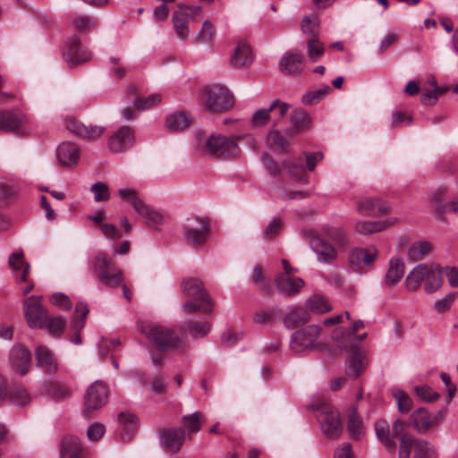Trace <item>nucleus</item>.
Here are the masks:
<instances>
[{"instance_id": "nucleus-42", "label": "nucleus", "mask_w": 458, "mask_h": 458, "mask_svg": "<svg viewBox=\"0 0 458 458\" xmlns=\"http://www.w3.org/2000/svg\"><path fill=\"white\" fill-rule=\"evenodd\" d=\"M364 327V323L362 320H356L352 323L351 330L346 331L344 328L340 327L337 328L334 334H333V339L337 343L338 346L340 348L345 349L347 346L343 344L341 341L345 340L350 342L352 340L353 335L356 334V332L360 329Z\"/></svg>"}, {"instance_id": "nucleus-39", "label": "nucleus", "mask_w": 458, "mask_h": 458, "mask_svg": "<svg viewBox=\"0 0 458 458\" xmlns=\"http://www.w3.org/2000/svg\"><path fill=\"white\" fill-rule=\"evenodd\" d=\"M347 430L353 439L359 440L365 435V427L361 418L358 415L356 408H353L349 414Z\"/></svg>"}, {"instance_id": "nucleus-57", "label": "nucleus", "mask_w": 458, "mask_h": 458, "mask_svg": "<svg viewBox=\"0 0 458 458\" xmlns=\"http://www.w3.org/2000/svg\"><path fill=\"white\" fill-rule=\"evenodd\" d=\"M10 400L13 404L22 408L30 402L31 398L26 389L15 387L10 394Z\"/></svg>"}, {"instance_id": "nucleus-2", "label": "nucleus", "mask_w": 458, "mask_h": 458, "mask_svg": "<svg viewBox=\"0 0 458 458\" xmlns=\"http://www.w3.org/2000/svg\"><path fill=\"white\" fill-rule=\"evenodd\" d=\"M140 332L161 351L184 350L185 342L171 328L155 323H142Z\"/></svg>"}, {"instance_id": "nucleus-16", "label": "nucleus", "mask_w": 458, "mask_h": 458, "mask_svg": "<svg viewBox=\"0 0 458 458\" xmlns=\"http://www.w3.org/2000/svg\"><path fill=\"white\" fill-rule=\"evenodd\" d=\"M377 255L378 250L375 245L354 248L349 253V265L353 271L361 273L377 259Z\"/></svg>"}, {"instance_id": "nucleus-31", "label": "nucleus", "mask_w": 458, "mask_h": 458, "mask_svg": "<svg viewBox=\"0 0 458 458\" xmlns=\"http://www.w3.org/2000/svg\"><path fill=\"white\" fill-rule=\"evenodd\" d=\"M133 208L136 213L146 220L148 226L157 227L162 222V216L148 206L142 199H134Z\"/></svg>"}, {"instance_id": "nucleus-38", "label": "nucleus", "mask_w": 458, "mask_h": 458, "mask_svg": "<svg viewBox=\"0 0 458 458\" xmlns=\"http://www.w3.org/2000/svg\"><path fill=\"white\" fill-rule=\"evenodd\" d=\"M81 451L80 440L76 437L69 436L63 439L61 458H79Z\"/></svg>"}, {"instance_id": "nucleus-20", "label": "nucleus", "mask_w": 458, "mask_h": 458, "mask_svg": "<svg viewBox=\"0 0 458 458\" xmlns=\"http://www.w3.org/2000/svg\"><path fill=\"white\" fill-rule=\"evenodd\" d=\"M13 369L21 376H24L31 366V352L21 344H14L10 352Z\"/></svg>"}, {"instance_id": "nucleus-41", "label": "nucleus", "mask_w": 458, "mask_h": 458, "mask_svg": "<svg viewBox=\"0 0 458 458\" xmlns=\"http://www.w3.org/2000/svg\"><path fill=\"white\" fill-rule=\"evenodd\" d=\"M443 284L441 269L437 265H431L427 275L424 288L427 293H432L437 292Z\"/></svg>"}, {"instance_id": "nucleus-45", "label": "nucleus", "mask_w": 458, "mask_h": 458, "mask_svg": "<svg viewBox=\"0 0 458 458\" xmlns=\"http://www.w3.org/2000/svg\"><path fill=\"white\" fill-rule=\"evenodd\" d=\"M404 273V263L399 259H391L386 274V282L394 284L401 280Z\"/></svg>"}, {"instance_id": "nucleus-15", "label": "nucleus", "mask_w": 458, "mask_h": 458, "mask_svg": "<svg viewBox=\"0 0 458 458\" xmlns=\"http://www.w3.org/2000/svg\"><path fill=\"white\" fill-rule=\"evenodd\" d=\"M135 143L134 130L127 125L118 128L108 139L107 148L115 154L123 153L132 148Z\"/></svg>"}, {"instance_id": "nucleus-35", "label": "nucleus", "mask_w": 458, "mask_h": 458, "mask_svg": "<svg viewBox=\"0 0 458 458\" xmlns=\"http://www.w3.org/2000/svg\"><path fill=\"white\" fill-rule=\"evenodd\" d=\"M266 142L270 149L282 152L290 151L289 140L284 137L281 131L276 129V127H273V129L268 131Z\"/></svg>"}, {"instance_id": "nucleus-51", "label": "nucleus", "mask_w": 458, "mask_h": 458, "mask_svg": "<svg viewBox=\"0 0 458 458\" xmlns=\"http://www.w3.org/2000/svg\"><path fill=\"white\" fill-rule=\"evenodd\" d=\"M184 330L195 337L206 335L210 330V325L207 321H189L184 325Z\"/></svg>"}, {"instance_id": "nucleus-33", "label": "nucleus", "mask_w": 458, "mask_h": 458, "mask_svg": "<svg viewBox=\"0 0 458 458\" xmlns=\"http://www.w3.org/2000/svg\"><path fill=\"white\" fill-rule=\"evenodd\" d=\"M430 267L431 265L423 263L417 265L406 277L407 289L412 292L418 290L421 283L425 282Z\"/></svg>"}, {"instance_id": "nucleus-13", "label": "nucleus", "mask_w": 458, "mask_h": 458, "mask_svg": "<svg viewBox=\"0 0 458 458\" xmlns=\"http://www.w3.org/2000/svg\"><path fill=\"white\" fill-rule=\"evenodd\" d=\"M24 316L30 328L42 329L48 317L39 296H30L23 303Z\"/></svg>"}, {"instance_id": "nucleus-24", "label": "nucleus", "mask_w": 458, "mask_h": 458, "mask_svg": "<svg viewBox=\"0 0 458 458\" xmlns=\"http://www.w3.org/2000/svg\"><path fill=\"white\" fill-rule=\"evenodd\" d=\"M253 58L250 46L246 41L240 40L233 50L230 64L234 68L247 67L252 64Z\"/></svg>"}, {"instance_id": "nucleus-17", "label": "nucleus", "mask_w": 458, "mask_h": 458, "mask_svg": "<svg viewBox=\"0 0 458 458\" xmlns=\"http://www.w3.org/2000/svg\"><path fill=\"white\" fill-rule=\"evenodd\" d=\"M323 235V228L318 235L312 236L310 241L312 250L317 254L318 260L322 263H328L337 258V250L335 247L328 242Z\"/></svg>"}, {"instance_id": "nucleus-29", "label": "nucleus", "mask_w": 458, "mask_h": 458, "mask_svg": "<svg viewBox=\"0 0 458 458\" xmlns=\"http://www.w3.org/2000/svg\"><path fill=\"white\" fill-rule=\"evenodd\" d=\"M291 127L284 131L287 137L293 138L310 123V117L302 109H293L290 114Z\"/></svg>"}, {"instance_id": "nucleus-37", "label": "nucleus", "mask_w": 458, "mask_h": 458, "mask_svg": "<svg viewBox=\"0 0 458 458\" xmlns=\"http://www.w3.org/2000/svg\"><path fill=\"white\" fill-rule=\"evenodd\" d=\"M291 106L280 99H275L268 106L272 126H278L289 114Z\"/></svg>"}, {"instance_id": "nucleus-64", "label": "nucleus", "mask_w": 458, "mask_h": 458, "mask_svg": "<svg viewBox=\"0 0 458 458\" xmlns=\"http://www.w3.org/2000/svg\"><path fill=\"white\" fill-rule=\"evenodd\" d=\"M415 392L422 400L427 402H434L438 399L439 394L427 385L418 386Z\"/></svg>"}, {"instance_id": "nucleus-9", "label": "nucleus", "mask_w": 458, "mask_h": 458, "mask_svg": "<svg viewBox=\"0 0 458 458\" xmlns=\"http://www.w3.org/2000/svg\"><path fill=\"white\" fill-rule=\"evenodd\" d=\"M317 419L323 434L330 439H337L343 432L340 415L331 404L322 403L317 408Z\"/></svg>"}, {"instance_id": "nucleus-43", "label": "nucleus", "mask_w": 458, "mask_h": 458, "mask_svg": "<svg viewBox=\"0 0 458 458\" xmlns=\"http://www.w3.org/2000/svg\"><path fill=\"white\" fill-rule=\"evenodd\" d=\"M364 369L361 353L354 350L346 360V373L349 377L356 378Z\"/></svg>"}, {"instance_id": "nucleus-50", "label": "nucleus", "mask_w": 458, "mask_h": 458, "mask_svg": "<svg viewBox=\"0 0 458 458\" xmlns=\"http://www.w3.org/2000/svg\"><path fill=\"white\" fill-rule=\"evenodd\" d=\"M216 35V28L209 21H205L202 23L201 29L199 33L194 37L196 43H209L213 41Z\"/></svg>"}, {"instance_id": "nucleus-48", "label": "nucleus", "mask_w": 458, "mask_h": 458, "mask_svg": "<svg viewBox=\"0 0 458 458\" xmlns=\"http://www.w3.org/2000/svg\"><path fill=\"white\" fill-rule=\"evenodd\" d=\"M432 249V244L427 241L416 242L411 245L408 256L412 260H418L427 255Z\"/></svg>"}, {"instance_id": "nucleus-28", "label": "nucleus", "mask_w": 458, "mask_h": 458, "mask_svg": "<svg viewBox=\"0 0 458 458\" xmlns=\"http://www.w3.org/2000/svg\"><path fill=\"white\" fill-rule=\"evenodd\" d=\"M37 365L49 373L58 370V362L53 352L46 345H38L35 350Z\"/></svg>"}, {"instance_id": "nucleus-26", "label": "nucleus", "mask_w": 458, "mask_h": 458, "mask_svg": "<svg viewBox=\"0 0 458 458\" xmlns=\"http://www.w3.org/2000/svg\"><path fill=\"white\" fill-rule=\"evenodd\" d=\"M303 56L296 51H288L284 53L279 62V69L286 74L297 76L301 72Z\"/></svg>"}, {"instance_id": "nucleus-44", "label": "nucleus", "mask_w": 458, "mask_h": 458, "mask_svg": "<svg viewBox=\"0 0 458 458\" xmlns=\"http://www.w3.org/2000/svg\"><path fill=\"white\" fill-rule=\"evenodd\" d=\"M43 392L55 400H64L71 394L69 386L64 384L49 382L44 386Z\"/></svg>"}, {"instance_id": "nucleus-7", "label": "nucleus", "mask_w": 458, "mask_h": 458, "mask_svg": "<svg viewBox=\"0 0 458 458\" xmlns=\"http://www.w3.org/2000/svg\"><path fill=\"white\" fill-rule=\"evenodd\" d=\"M200 100L211 112H223L233 106L234 98L227 88L210 85L203 89Z\"/></svg>"}, {"instance_id": "nucleus-52", "label": "nucleus", "mask_w": 458, "mask_h": 458, "mask_svg": "<svg viewBox=\"0 0 458 458\" xmlns=\"http://www.w3.org/2000/svg\"><path fill=\"white\" fill-rule=\"evenodd\" d=\"M331 88L327 85H324L322 88L307 92L303 95L301 101L305 105H313L320 102L329 92Z\"/></svg>"}, {"instance_id": "nucleus-60", "label": "nucleus", "mask_w": 458, "mask_h": 458, "mask_svg": "<svg viewBox=\"0 0 458 458\" xmlns=\"http://www.w3.org/2000/svg\"><path fill=\"white\" fill-rule=\"evenodd\" d=\"M251 124L255 128L265 127L268 122H271L270 113L267 108H260L255 111L251 116Z\"/></svg>"}, {"instance_id": "nucleus-14", "label": "nucleus", "mask_w": 458, "mask_h": 458, "mask_svg": "<svg viewBox=\"0 0 458 458\" xmlns=\"http://www.w3.org/2000/svg\"><path fill=\"white\" fill-rule=\"evenodd\" d=\"M63 55L70 67H74L91 59V53L81 46L78 36L72 37L66 41Z\"/></svg>"}, {"instance_id": "nucleus-58", "label": "nucleus", "mask_w": 458, "mask_h": 458, "mask_svg": "<svg viewBox=\"0 0 458 458\" xmlns=\"http://www.w3.org/2000/svg\"><path fill=\"white\" fill-rule=\"evenodd\" d=\"M65 327V322L61 317L48 316L45 321V327L50 335H60Z\"/></svg>"}, {"instance_id": "nucleus-21", "label": "nucleus", "mask_w": 458, "mask_h": 458, "mask_svg": "<svg viewBox=\"0 0 458 458\" xmlns=\"http://www.w3.org/2000/svg\"><path fill=\"white\" fill-rule=\"evenodd\" d=\"M185 441L183 428H165L160 431V444L172 454L177 453Z\"/></svg>"}, {"instance_id": "nucleus-40", "label": "nucleus", "mask_w": 458, "mask_h": 458, "mask_svg": "<svg viewBox=\"0 0 458 458\" xmlns=\"http://www.w3.org/2000/svg\"><path fill=\"white\" fill-rule=\"evenodd\" d=\"M309 320V313L303 308H296L285 315L284 324L287 328H294L307 323Z\"/></svg>"}, {"instance_id": "nucleus-32", "label": "nucleus", "mask_w": 458, "mask_h": 458, "mask_svg": "<svg viewBox=\"0 0 458 458\" xmlns=\"http://www.w3.org/2000/svg\"><path fill=\"white\" fill-rule=\"evenodd\" d=\"M121 428V439L127 442L131 439L138 428V419L130 413L121 412L118 416Z\"/></svg>"}, {"instance_id": "nucleus-10", "label": "nucleus", "mask_w": 458, "mask_h": 458, "mask_svg": "<svg viewBox=\"0 0 458 458\" xmlns=\"http://www.w3.org/2000/svg\"><path fill=\"white\" fill-rule=\"evenodd\" d=\"M184 238L189 244L203 245L210 233V225L208 217L191 216L182 226Z\"/></svg>"}, {"instance_id": "nucleus-3", "label": "nucleus", "mask_w": 458, "mask_h": 458, "mask_svg": "<svg viewBox=\"0 0 458 458\" xmlns=\"http://www.w3.org/2000/svg\"><path fill=\"white\" fill-rule=\"evenodd\" d=\"M437 448L429 441L409 434L400 437L398 458H438Z\"/></svg>"}, {"instance_id": "nucleus-46", "label": "nucleus", "mask_w": 458, "mask_h": 458, "mask_svg": "<svg viewBox=\"0 0 458 458\" xmlns=\"http://www.w3.org/2000/svg\"><path fill=\"white\" fill-rule=\"evenodd\" d=\"M325 53V47L318 37H310L307 40V55L312 63L319 61Z\"/></svg>"}, {"instance_id": "nucleus-30", "label": "nucleus", "mask_w": 458, "mask_h": 458, "mask_svg": "<svg viewBox=\"0 0 458 458\" xmlns=\"http://www.w3.org/2000/svg\"><path fill=\"white\" fill-rule=\"evenodd\" d=\"M396 218H388L376 222L358 221L354 225V230L360 235H370L375 233L384 231L396 223Z\"/></svg>"}, {"instance_id": "nucleus-47", "label": "nucleus", "mask_w": 458, "mask_h": 458, "mask_svg": "<svg viewBox=\"0 0 458 458\" xmlns=\"http://www.w3.org/2000/svg\"><path fill=\"white\" fill-rule=\"evenodd\" d=\"M392 395L394 398L398 410L401 413H408L412 407V401L410 396L400 388H393Z\"/></svg>"}, {"instance_id": "nucleus-5", "label": "nucleus", "mask_w": 458, "mask_h": 458, "mask_svg": "<svg viewBox=\"0 0 458 458\" xmlns=\"http://www.w3.org/2000/svg\"><path fill=\"white\" fill-rule=\"evenodd\" d=\"M242 136L213 133L206 141L207 151L216 157L235 158L241 155Z\"/></svg>"}, {"instance_id": "nucleus-18", "label": "nucleus", "mask_w": 458, "mask_h": 458, "mask_svg": "<svg viewBox=\"0 0 458 458\" xmlns=\"http://www.w3.org/2000/svg\"><path fill=\"white\" fill-rule=\"evenodd\" d=\"M3 132H16L28 122L26 114L20 109L0 110Z\"/></svg>"}, {"instance_id": "nucleus-22", "label": "nucleus", "mask_w": 458, "mask_h": 458, "mask_svg": "<svg viewBox=\"0 0 458 458\" xmlns=\"http://www.w3.org/2000/svg\"><path fill=\"white\" fill-rule=\"evenodd\" d=\"M81 157V148L73 142L64 141L56 148V157L60 165L72 167L77 165Z\"/></svg>"}, {"instance_id": "nucleus-8", "label": "nucleus", "mask_w": 458, "mask_h": 458, "mask_svg": "<svg viewBox=\"0 0 458 458\" xmlns=\"http://www.w3.org/2000/svg\"><path fill=\"white\" fill-rule=\"evenodd\" d=\"M405 422L396 419L390 428L388 421L385 419H378L375 422V433L379 442L391 453L396 450V439L400 441L401 436L406 434L404 431Z\"/></svg>"}, {"instance_id": "nucleus-12", "label": "nucleus", "mask_w": 458, "mask_h": 458, "mask_svg": "<svg viewBox=\"0 0 458 458\" xmlns=\"http://www.w3.org/2000/svg\"><path fill=\"white\" fill-rule=\"evenodd\" d=\"M108 397L107 386L101 380L93 382L84 396V412L89 414L103 407Z\"/></svg>"}, {"instance_id": "nucleus-61", "label": "nucleus", "mask_w": 458, "mask_h": 458, "mask_svg": "<svg viewBox=\"0 0 458 458\" xmlns=\"http://www.w3.org/2000/svg\"><path fill=\"white\" fill-rule=\"evenodd\" d=\"M456 299V293H450L444 296L441 299H438L434 303V310L437 313H445L448 311L454 301Z\"/></svg>"}, {"instance_id": "nucleus-23", "label": "nucleus", "mask_w": 458, "mask_h": 458, "mask_svg": "<svg viewBox=\"0 0 458 458\" xmlns=\"http://www.w3.org/2000/svg\"><path fill=\"white\" fill-rule=\"evenodd\" d=\"M357 211L363 215H385L390 211L386 202L377 197H362L357 202Z\"/></svg>"}, {"instance_id": "nucleus-49", "label": "nucleus", "mask_w": 458, "mask_h": 458, "mask_svg": "<svg viewBox=\"0 0 458 458\" xmlns=\"http://www.w3.org/2000/svg\"><path fill=\"white\" fill-rule=\"evenodd\" d=\"M307 307L310 310L316 313H325L331 310V305L327 299L321 295H313L309 298Z\"/></svg>"}, {"instance_id": "nucleus-53", "label": "nucleus", "mask_w": 458, "mask_h": 458, "mask_svg": "<svg viewBox=\"0 0 458 458\" xmlns=\"http://www.w3.org/2000/svg\"><path fill=\"white\" fill-rule=\"evenodd\" d=\"M162 96L159 93H153L146 98H139L133 100V105L140 110H147L160 104Z\"/></svg>"}, {"instance_id": "nucleus-55", "label": "nucleus", "mask_w": 458, "mask_h": 458, "mask_svg": "<svg viewBox=\"0 0 458 458\" xmlns=\"http://www.w3.org/2000/svg\"><path fill=\"white\" fill-rule=\"evenodd\" d=\"M89 310L86 303L80 302L75 309L76 318L72 322V327L75 331L81 330L85 326V319Z\"/></svg>"}, {"instance_id": "nucleus-62", "label": "nucleus", "mask_w": 458, "mask_h": 458, "mask_svg": "<svg viewBox=\"0 0 458 458\" xmlns=\"http://www.w3.org/2000/svg\"><path fill=\"white\" fill-rule=\"evenodd\" d=\"M301 31L310 37H316L318 34V20L315 17H309L305 16L302 18L301 25Z\"/></svg>"}, {"instance_id": "nucleus-4", "label": "nucleus", "mask_w": 458, "mask_h": 458, "mask_svg": "<svg viewBox=\"0 0 458 458\" xmlns=\"http://www.w3.org/2000/svg\"><path fill=\"white\" fill-rule=\"evenodd\" d=\"M322 327L318 325H309L293 333L290 347L294 352L306 350H321L325 348L322 341Z\"/></svg>"}, {"instance_id": "nucleus-36", "label": "nucleus", "mask_w": 458, "mask_h": 458, "mask_svg": "<svg viewBox=\"0 0 458 458\" xmlns=\"http://www.w3.org/2000/svg\"><path fill=\"white\" fill-rule=\"evenodd\" d=\"M323 235L339 249L345 250L350 244L347 233L340 227L325 226L323 227Z\"/></svg>"}, {"instance_id": "nucleus-6", "label": "nucleus", "mask_w": 458, "mask_h": 458, "mask_svg": "<svg viewBox=\"0 0 458 458\" xmlns=\"http://www.w3.org/2000/svg\"><path fill=\"white\" fill-rule=\"evenodd\" d=\"M91 272L102 284L109 288H115L123 282L122 271L115 267L114 261L105 253L97 254L91 267Z\"/></svg>"}, {"instance_id": "nucleus-11", "label": "nucleus", "mask_w": 458, "mask_h": 458, "mask_svg": "<svg viewBox=\"0 0 458 458\" xmlns=\"http://www.w3.org/2000/svg\"><path fill=\"white\" fill-rule=\"evenodd\" d=\"M445 416L444 411L430 413L424 408H419L411 413L408 424L412 426L419 434L424 435L441 423Z\"/></svg>"}, {"instance_id": "nucleus-27", "label": "nucleus", "mask_w": 458, "mask_h": 458, "mask_svg": "<svg viewBox=\"0 0 458 458\" xmlns=\"http://www.w3.org/2000/svg\"><path fill=\"white\" fill-rule=\"evenodd\" d=\"M277 290L284 296H293L300 292L304 282L300 277H292L290 275H278L276 278Z\"/></svg>"}, {"instance_id": "nucleus-63", "label": "nucleus", "mask_w": 458, "mask_h": 458, "mask_svg": "<svg viewBox=\"0 0 458 458\" xmlns=\"http://www.w3.org/2000/svg\"><path fill=\"white\" fill-rule=\"evenodd\" d=\"M91 191L94 193V199L97 202L105 201L110 198L107 185L101 182L94 183L91 186Z\"/></svg>"}, {"instance_id": "nucleus-19", "label": "nucleus", "mask_w": 458, "mask_h": 458, "mask_svg": "<svg viewBox=\"0 0 458 458\" xmlns=\"http://www.w3.org/2000/svg\"><path fill=\"white\" fill-rule=\"evenodd\" d=\"M66 128L78 137L94 140L99 138L105 131V128L99 125L85 124L74 117L66 119Z\"/></svg>"}, {"instance_id": "nucleus-34", "label": "nucleus", "mask_w": 458, "mask_h": 458, "mask_svg": "<svg viewBox=\"0 0 458 458\" xmlns=\"http://www.w3.org/2000/svg\"><path fill=\"white\" fill-rule=\"evenodd\" d=\"M192 120L185 112H174L166 116L165 126L172 131H183L188 128Z\"/></svg>"}, {"instance_id": "nucleus-54", "label": "nucleus", "mask_w": 458, "mask_h": 458, "mask_svg": "<svg viewBox=\"0 0 458 458\" xmlns=\"http://www.w3.org/2000/svg\"><path fill=\"white\" fill-rule=\"evenodd\" d=\"M172 21L177 36L182 39H185L189 35L185 16L179 12H175L173 14Z\"/></svg>"}, {"instance_id": "nucleus-59", "label": "nucleus", "mask_w": 458, "mask_h": 458, "mask_svg": "<svg viewBox=\"0 0 458 458\" xmlns=\"http://www.w3.org/2000/svg\"><path fill=\"white\" fill-rule=\"evenodd\" d=\"M286 166L288 169V172L294 177L298 182L301 183H307L308 179L306 176L303 175L305 172V166L302 164V161L297 160V161H289L286 163Z\"/></svg>"}, {"instance_id": "nucleus-25", "label": "nucleus", "mask_w": 458, "mask_h": 458, "mask_svg": "<svg viewBox=\"0 0 458 458\" xmlns=\"http://www.w3.org/2000/svg\"><path fill=\"white\" fill-rule=\"evenodd\" d=\"M8 265L18 283L28 281L30 265L25 261L22 251L13 252L9 256Z\"/></svg>"}, {"instance_id": "nucleus-56", "label": "nucleus", "mask_w": 458, "mask_h": 458, "mask_svg": "<svg viewBox=\"0 0 458 458\" xmlns=\"http://www.w3.org/2000/svg\"><path fill=\"white\" fill-rule=\"evenodd\" d=\"M252 282L259 287V291L263 294H270V293H271L270 284L267 281L265 280V277H264V275L262 272V267L260 265H256L254 267Z\"/></svg>"}, {"instance_id": "nucleus-1", "label": "nucleus", "mask_w": 458, "mask_h": 458, "mask_svg": "<svg viewBox=\"0 0 458 458\" xmlns=\"http://www.w3.org/2000/svg\"><path fill=\"white\" fill-rule=\"evenodd\" d=\"M181 289L185 296L194 299V301H188L182 304V309L184 311L202 314H208L213 311V301L199 279L194 277L183 279Z\"/></svg>"}]
</instances>
